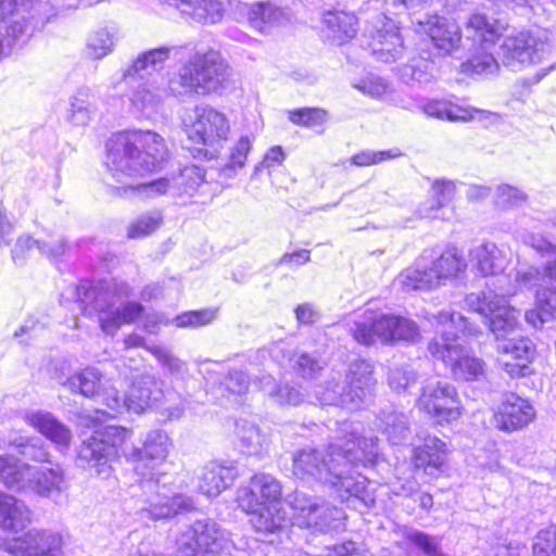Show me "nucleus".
<instances>
[{
  "label": "nucleus",
  "mask_w": 556,
  "mask_h": 556,
  "mask_svg": "<svg viewBox=\"0 0 556 556\" xmlns=\"http://www.w3.org/2000/svg\"><path fill=\"white\" fill-rule=\"evenodd\" d=\"M168 154L164 139L153 131H126L113 135L106 142L105 164L112 178L121 186L114 189L136 190L144 199L176 194L173 180L160 178L135 184L136 179L155 170Z\"/></svg>",
  "instance_id": "obj_1"
},
{
  "label": "nucleus",
  "mask_w": 556,
  "mask_h": 556,
  "mask_svg": "<svg viewBox=\"0 0 556 556\" xmlns=\"http://www.w3.org/2000/svg\"><path fill=\"white\" fill-rule=\"evenodd\" d=\"M432 323L440 328V336L433 338L428 345L430 354L441 359L457 381H479L485 378L486 364L475 355H470L458 342L463 337H476L480 328L459 313L442 311L433 315Z\"/></svg>",
  "instance_id": "obj_2"
},
{
  "label": "nucleus",
  "mask_w": 556,
  "mask_h": 556,
  "mask_svg": "<svg viewBox=\"0 0 556 556\" xmlns=\"http://www.w3.org/2000/svg\"><path fill=\"white\" fill-rule=\"evenodd\" d=\"M378 457L377 438L362 437L361 433L355 438L349 435L325 484L329 485L342 501L353 498L367 508L374 506L375 491L369 488L368 479L358 473L356 468L359 465L364 467L374 465Z\"/></svg>",
  "instance_id": "obj_3"
},
{
  "label": "nucleus",
  "mask_w": 556,
  "mask_h": 556,
  "mask_svg": "<svg viewBox=\"0 0 556 556\" xmlns=\"http://www.w3.org/2000/svg\"><path fill=\"white\" fill-rule=\"evenodd\" d=\"M282 496L281 483L269 473H255L248 484L236 491V503L240 509L251 516L250 522L256 532L274 533L285 522L280 509Z\"/></svg>",
  "instance_id": "obj_4"
},
{
  "label": "nucleus",
  "mask_w": 556,
  "mask_h": 556,
  "mask_svg": "<svg viewBox=\"0 0 556 556\" xmlns=\"http://www.w3.org/2000/svg\"><path fill=\"white\" fill-rule=\"evenodd\" d=\"M348 331L365 346L414 342L419 337V327L413 319L371 307L354 314L348 320Z\"/></svg>",
  "instance_id": "obj_5"
},
{
  "label": "nucleus",
  "mask_w": 556,
  "mask_h": 556,
  "mask_svg": "<svg viewBox=\"0 0 556 556\" xmlns=\"http://www.w3.org/2000/svg\"><path fill=\"white\" fill-rule=\"evenodd\" d=\"M466 267L464 256L455 247H448L440 254L425 251L399 275L397 281L404 291H430L454 280Z\"/></svg>",
  "instance_id": "obj_6"
},
{
  "label": "nucleus",
  "mask_w": 556,
  "mask_h": 556,
  "mask_svg": "<svg viewBox=\"0 0 556 556\" xmlns=\"http://www.w3.org/2000/svg\"><path fill=\"white\" fill-rule=\"evenodd\" d=\"M226 71L227 64L218 52H197L168 79L167 92L177 98L215 92L225 80Z\"/></svg>",
  "instance_id": "obj_7"
},
{
  "label": "nucleus",
  "mask_w": 556,
  "mask_h": 556,
  "mask_svg": "<svg viewBox=\"0 0 556 556\" xmlns=\"http://www.w3.org/2000/svg\"><path fill=\"white\" fill-rule=\"evenodd\" d=\"M182 129L195 159L212 160L227 139L229 124L225 115L207 105H197L182 117Z\"/></svg>",
  "instance_id": "obj_8"
},
{
  "label": "nucleus",
  "mask_w": 556,
  "mask_h": 556,
  "mask_svg": "<svg viewBox=\"0 0 556 556\" xmlns=\"http://www.w3.org/2000/svg\"><path fill=\"white\" fill-rule=\"evenodd\" d=\"M46 4L38 0H0V59L11 54L30 33L45 24Z\"/></svg>",
  "instance_id": "obj_9"
},
{
  "label": "nucleus",
  "mask_w": 556,
  "mask_h": 556,
  "mask_svg": "<svg viewBox=\"0 0 556 556\" xmlns=\"http://www.w3.org/2000/svg\"><path fill=\"white\" fill-rule=\"evenodd\" d=\"M527 243L542 256L552 258L547 261L542 273L531 266L540 277L538 283L519 289L518 291L519 293L525 290L535 289L536 308L527 311L525 313V319L528 324L538 328L549 318L556 317V244L538 235H529Z\"/></svg>",
  "instance_id": "obj_10"
},
{
  "label": "nucleus",
  "mask_w": 556,
  "mask_h": 556,
  "mask_svg": "<svg viewBox=\"0 0 556 556\" xmlns=\"http://www.w3.org/2000/svg\"><path fill=\"white\" fill-rule=\"evenodd\" d=\"M361 428L359 422L344 420L338 424L337 434L326 450L305 447L296 451L292 457L293 475L302 480L319 481L325 484L346 438H355Z\"/></svg>",
  "instance_id": "obj_11"
},
{
  "label": "nucleus",
  "mask_w": 556,
  "mask_h": 556,
  "mask_svg": "<svg viewBox=\"0 0 556 556\" xmlns=\"http://www.w3.org/2000/svg\"><path fill=\"white\" fill-rule=\"evenodd\" d=\"M164 381L152 372L137 376L128 391L127 410L136 414L159 410L167 419H179L185 413V400L174 390H164Z\"/></svg>",
  "instance_id": "obj_12"
},
{
  "label": "nucleus",
  "mask_w": 556,
  "mask_h": 556,
  "mask_svg": "<svg viewBox=\"0 0 556 556\" xmlns=\"http://www.w3.org/2000/svg\"><path fill=\"white\" fill-rule=\"evenodd\" d=\"M130 438V431L124 427L106 426L96 430L78 447L76 464L85 470L106 479L112 472L111 462L122 454L123 445Z\"/></svg>",
  "instance_id": "obj_13"
},
{
  "label": "nucleus",
  "mask_w": 556,
  "mask_h": 556,
  "mask_svg": "<svg viewBox=\"0 0 556 556\" xmlns=\"http://www.w3.org/2000/svg\"><path fill=\"white\" fill-rule=\"evenodd\" d=\"M178 556H249L244 547L224 536L212 519L195 520L176 541Z\"/></svg>",
  "instance_id": "obj_14"
},
{
  "label": "nucleus",
  "mask_w": 556,
  "mask_h": 556,
  "mask_svg": "<svg viewBox=\"0 0 556 556\" xmlns=\"http://www.w3.org/2000/svg\"><path fill=\"white\" fill-rule=\"evenodd\" d=\"M504 26L490 21L486 15L472 14L465 25L466 40L470 41L468 60L463 64L466 73L491 75L498 70V62L491 50L502 35Z\"/></svg>",
  "instance_id": "obj_15"
},
{
  "label": "nucleus",
  "mask_w": 556,
  "mask_h": 556,
  "mask_svg": "<svg viewBox=\"0 0 556 556\" xmlns=\"http://www.w3.org/2000/svg\"><path fill=\"white\" fill-rule=\"evenodd\" d=\"M113 299L109 288L104 290L86 283L77 287V300L98 313L99 326L108 336H115L123 325L134 324L143 314L139 302L128 301L117 306Z\"/></svg>",
  "instance_id": "obj_16"
},
{
  "label": "nucleus",
  "mask_w": 556,
  "mask_h": 556,
  "mask_svg": "<svg viewBox=\"0 0 556 556\" xmlns=\"http://www.w3.org/2000/svg\"><path fill=\"white\" fill-rule=\"evenodd\" d=\"M172 446V441L163 430H151L142 439L141 447L132 446L122 454L135 464L136 472L142 478V488L159 485L165 472L161 470Z\"/></svg>",
  "instance_id": "obj_17"
},
{
  "label": "nucleus",
  "mask_w": 556,
  "mask_h": 556,
  "mask_svg": "<svg viewBox=\"0 0 556 556\" xmlns=\"http://www.w3.org/2000/svg\"><path fill=\"white\" fill-rule=\"evenodd\" d=\"M292 508L293 523L319 532L338 531L344 527L345 514L325 501L295 491L287 498Z\"/></svg>",
  "instance_id": "obj_18"
},
{
  "label": "nucleus",
  "mask_w": 556,
  "mask_h": 556,
  "mask_svg": "<svg viewBox=\"0 0 556 556\" xmlns=\"http://www.w3.org/2000/svg\"><path fill=\"white\" fill-rule=\"evenodd\" d=\"M548 54L549 45L545 34L520 31L503 40L500 56L504 66L520 71L542 62Z\"/></svg>",
  "instance_id": "obj_19"
},
{
  "label": "nucleus",
  "mask_w": 556,
  "mask_h": 556,
  "mask_svg": "<svg viewBox=\"0 0 556 556\" xmlns=\"http://www.w3.org/2000/svg\"><path fill=\"white\" fill-rule=\"evenodd\" d=\"M417 407L441 425L457 420L462 415L457 389L446 381H428L421 388Z\"/></svg>",
  "instance_id": "obj_20"
},
{
  "label": "nucleus",
  "mask_w": 556,
  "mask_h": 556,
  "mask_svg": "<svg viewBox=\"0 0 556 556\" xmlns=\"http://www.w3.org/2000/svg\"><path fill=\"white\" fill-rule=\"evenodd\" d=\"M539 279L532 267H520L516 270L513 282L507 286H497L488 292L470 293L465 299V305L488 318L491 312L498 307L500 302H505V298L518 294L519 289L531 287L538 283Z\"/></svg>",
  "instance_id": "obj_21"
},
{
  "label": "nucleus",
  "mask_w": 556,
  "mask_h": 556,
  "mask_svg": "<svg viewBox=\"0 0 556 556\" xmlns=\"http://www.w3.org/2000/svg\"><path fill=\"white\" fill-rule=\"evenodd\" d=\"M65 535L51 529H33L8 545L14 556H64Z\"/></svg>",
  "instance_id": "obj_22"
},
{
  "label": "nucleus",
  "mask_w": 556,
  "mask_h": 556,
  "mask_svg": "<svg viewBox=\"0 0 556 556\" xmlns=\"http://www.w3.org/2000/svg\"><path fill=\"white\" fill-rule=\"evenodd\" d=\"M535 417V409L526 399L515 393L505 394L494 413L495 427L511 432L530 424Z\"/></svg>",
  "instance_id": "obj_23"
},
{
  "label": "nucleus",
  "mask_w": 556,
  "mask_h": 556,
  "mask_svg": "<svg viewBox=\"0 0 556 556\" xmlns=\"http://www.w3.org/2000/svg\"><path fill=\"white\" fill-rule=\"evenodd\" d=\"M240 10L249 25L262 34H269L274 28L283 26L291 20L290 11L270 1L241 3Z\"/></svg>",
  "instance_id": "obj_24"
},
{
  "label": "nucleus",
  "mask_w": 556,
  "mask_h": 556,
  "mask_svg": "<svg viewBox=\"0 0 556 556\" xmlns=\"http://www.w3.org/2000/svg\"><path fill=\"white\" fill-rule=\"evenodd\" d=\"M174 48L159 47L139 53L132 63L117 75V83L134 84L137 80H150L154 73L161 72Z\"/></svg>",
  "instance_id": "obj_25"
},
{
  "label": "nucleus",
  "mask_w": 556,
  "mask_h": 556,
  "mask_svg": "<svg viewBox=\"0 0 556 556\" xmlns=\"http://www.w3.org/2000/svg\"><path fill=\"white\" fill-rule=\"evenodd\" d=\"M419 31L430 38L439 54H451L460 45L462 34L458 25L445 17L430 16L426 22H419Z\"/></svg>",
  "instance_id": "obj_26"
},
{
  "label": "nucleus",
  "mask_w": 556,
  "mask_h": 556,
  "mask_svg": "<svg viewBox=\"0 0 556 556\" xmlns=\"http://www.w3.org/2000/svg\"><path fill=\"white\" fill-rule=\"evenodd\" d=\"M469 262L482 276H500L510 262L507 251L491 241H483L469 251Z\"/></svg>",
  "instance_id": "obj_27"
},
{
  "label": "nucleus",
  "mask_w": 556,
  "mask_h": 556,
  "mask_svg": "<svg viewBox=\"0 0 556 556\" xmlns=\"http://www.w3.org/2000/svg\"><path fill=\"white\" fill-rule=\"evenodd\" d=\"M381 28L372 35L370 49L377 61L392 63L400 60L404 53L403 38L392 20L380 21Z\"/></svg>",
  "instance_id": "obj_28"
},
{
  "label": "nucleus",
  "mask_w": 556,
  "mask_h": 556,
  "mask_svg": "<svg viewBox=\"0 0 556 556\" xmlns=\"http://www.w3.org/2000/svg\"><path fill=\"white\" fill-rule=\"evenodd\" d=\"M498 353L510 355L516 363L505 362L504 370L511 377H525L530 372L529 363L532 362L535 354L533 342L526 337H511L506 341H500L496 344Z\"/></svg>",
  "instance_id": "obj_29"
},
{
  "label": "nucleus",
  "mask_w": 556,
  "mask_h": 556,
  "mask_svg": "<svg viewBox=\"0 0 556 556\" xmlns=\"http://www.w3.org/2000/svg\"><path fill=\"white\" fill-rule=\"evenodd\" d=\"M344 384L351 393L352 407L356 408L366 403L371 397L376 387V379L372 377V365L365 359L353 362L350 365Z\"/></svg>",
  "instance_id": "obj_30"
},
{
  "label": "nucleus",
  "mask_w": 556,
  "mask_h": 556,
  "mask_svg": "<svg viewBox=\"0 0 556 556\" xmlns=\"http://www.w3.org/2000/svg\"><path fill=\"white\" fill-rule=\"evenodd\" d=\"M35 249L48 258H58L65 253L67 243L66 240L59 235H49L47 238L40 240H35L29 236H21L12 250L14 264L17 266L24 265L28 253Z\"/></svg>",
  "instance_id": "obj_31"
},
{
  "label": "nucleus",
  "mask_w": 556,
  "mask_h": 556,
  "mask_svg": "<svg viewBox=\"0 0 556 556\" xmlns=\"http://www.w3.org/2000/svg\"><path fill=\"white\" fill-rule=\"evenodd\" d=\"M177 9L197 23L213 25L219 23L225 15L222 0H160Z\"/></svg>",
  "instance_id": "obj_32"
},
{
  "label": "nucleus",
  "mask_w": 556,
  "mask_h": 556,
  "mask_svg": "<svg viewBox=\"0 0 556 556\" xmlns=\"http://www.w3.org/2000/svg\"><path fill=\"white\" fill-rule=\"evenodd\" d=\"M455 184L446 179L434 180L430 189V198L422 201L415 211L418 219H445L444 207L455 194Z\"/></svg>",
  "instance_id": "obj_33"
},
{
  "label": "nucleus",
  "mask_w": 556,
  "mask_h": 556,
  "mask_svg": "<svg viewBox=\"0 0 556 556\" xmlns=\"http://www.w3.org/2000/svg\"><path fill=\"white\" fill-rule=\"evenodd\" d=\"M238 476L236 467L212 462L199 475V490L207 497H216L230 486Z\"/></svg>",
  "instance_id": "obj_34"
},
{
  "label": "nucleus",
  "mask_w": 556,
  "mask_h": 556,
  "mask_svg": "<svg viewBox=\"0 0 556 556\" xmlns=\"http://www.w3.org/2000/svg\"><path fill=\"white\" fill-rule=\"evenodd\" d=\"M447 456L446 444L437 437L427 435L424 443L414 448L413 463L427 475L442 471Z\"/></svg>",
  "instance_id": "obj_35"
},
{
  "label": "nucleus",
  "mask_w": 556,
  "mask_h": 556,
  "mask_svg": "<svg viewBox=\"0 0 556 556\" xmlns=\"http://www.w3.org/2000/svg\"><path fill=\"white\" fill-rule=\"evenodd\" d=\"M235 433L243 453L253 456L268 453L271 443L269 433L255 422L244 418L238 419Z\"/></svg>",
  "instance_id": "obj_36"
},
{
  "label": "nucleus",
  "mask_w": 556,
  "mask_h": 556,
  "mask_svg": "<svg viewBox=\"0 0 556 556\" xmlns=\"http://www.w3.org/2000/svg\"><path fill=\"white\" fill-rule=\"evenodd\" d=\"M64 470L60 464L53 463L50 467H42L37 471L31 468L26 488L31 489L40 496L60 494L66 489Z\"/></svg>",
  "instance_id": "obj_37"
},
{
  "label": "nucleus",
  "mask_w": 556,
  "mask_h": 556,
  "mask_svg": "<svg viewBox=\"0 0 556 556\" xmlns=\"http://www.w3.org/2000/svg\"><path fill=\"white\" fill-rule=\"evenodd\" d=\"M30 523V510L14 496L0 492V529L17 533Z\"/></svg>",
  "instance_id": "obj_38"
},
{
  "label": "nucleus",
  "mask_w": 556,
  "mask_h": 556,
  "mask_svg": "<svg viewBox=\"0 0 556 556\" xmlns=\"http://www.w3.org/2000/svg\"><path fill=\"white\" fill-rule=\"evenodd\" d=\"M508 298L500 302L498 307L488 316V325L495 337L496 344L506 341L520 329L519 311L508 305Z\"/></svg>",
  "instance_id": "obj_39"
},
{
  "label": "nucleus",
  "mask_w": 556,
  "mask_h": 556,
  "mask_svg": "<svg viewBox=\"0 0 556 556\" xmlns=\"http://www.w3.org/2000/svg\"><path fill=\"white\" fill-rule=\"evenodd\" d=\"M326 35L338 45L351 40L357 33V17L344 10L327 11L324 14Z\"/></svg>",
  "instance_id": "obj_40"
},
{
  "label": "nucleus",
  "mask_w": 556,
  "mask_h": 556,
  "mask_svg": "<svg viewBox=\"0 0 556 556\" xmlns=\"http://www.w3.org/2000/svg\"><path fill=\"white\" fill-rule=\"evenodd\" d=\"M193 502L190 497L181 494L168 496L166 493L156 492L148 500V506L142 508L152 519H166L178 513L192 508Z\"/></svg>",
  "instance_id": "obj_41"
},
{
  "label": "nucleus",
  "mask_w": 556,
  "mask_h": 556,
  "mask_svg": "<svg viewBox=\"0 0 556 556\" xmlns=\"http://www.w3.org/2000/svg\"><path fill=\"white\" fill-rule=\"evenodd\" d=\"M26 420L54 444L63 448L68 447L72 432L65 425L54 418L52 414L34 412L26 415Z\"/></svg>",
  "instance_id": "obj_42"
},
{
  "label": "nucleus",
  "mask_w": 556,
  "mask_h": 556,
  "mask_svg": "<svg viewBox=\"0 0 556 556\" xmlns=\"http://www.w3.org/2000/svg\"><path fill=\"white\" fill-rule=\"evenodd\" d=\"M376 425L392 444L402 443L409 434L408 417L392 406L380 410Z\"/></svg>",
  "instance_id": "obj_43"
},
{
  "label": "nucleus",
  "mask_w": 556,
  "mask_h": 556,
  "mask_svg": "<svg viewBox=\"0 0 556 556\" xmlns=\"http://www.w3.org/2000/svg\"><path fill=\"white\" fill-rule=\"evenodd\" d=\"M424 111L428 116L450 122H468L473 119L476 115H480L481 117L491 115L490 112L469 106H459L443 101L428 102Z\"/></svg>",
  "instance_id": "obj_44"
},
{
  "label": "nucleus",
  "mask_w": 556,
  "mask_h": 556,
  "mask_svg": "<svg viewBox=\"0 0 556 556\" xmlns=\"http://www.w3.org/2000/svg\"><path fill=\"white\" fill-rule=\"evenodd\" d=\"M341 376L337 374L318 384L315 389V396L321 405H341L352 407L351 393L346 386L340 382Z\"/></svg>",
  "instance_id": "obj_45"
},
{
  "label": "nucleus",
  "mask_w": 556,
  "mask_h": 556,
  "mask_svg": "<svg viewBox=\"0 0 556 556\" xmlns=\"http://www.w3.org/2000/svg\"><path fill=\"white\" fill-rule=\"evenodd\" d=\"M101 379L102 374L99 369L86 367L68 377L64 386L74 393H79L85 397H93L99 393Z\"/></svg>",
  "instance_id": "obj_46"
},
{
  "label": "nucleus",
  "mask_w": 556,
  "mask_h": 556,
  "mask_svg": "<svg viewBox=\"0 0 556 556\" xmlns=\"http://www.w3.org/2000/svg\"><path fill=\"white\" fill-rule=\"evenodd\" d=\"M31 467L13 456H0V480L9 488L25 489Z\"/></svg>",
  "instance_id": "obj_47"
},
{
  "label": "nucleus",
  "mask_w": 556,
  "mask_h": 556,
  "mask_svg": "<svg viewBox=\"0 0 556 556\" xmlns=\"http://www.w3.org/2000/svg\"><path fill=\"white\" fill-rule=\"evenodd\" d=\"M262 390L279 405H299L304 401V394L295 384H277L271 376H264L261 380Z\"/></svg>",
  "instance_id": "obj_48"
},
{
  "label": "nucleus",
  "mask_w": 556,
  "mask_h": 556,
  "mask_svg": "<svg viewBox=\"0 0 556 556\" xmlns=\"http://www.w3.org/2000/svg\"><path fill=\"white\" fill-rule=\"evenodd\" d=\"M91 92L87 88L79 89L70 100L67 121L77 127L86 126L91 121L96 108L91 102Z\"/></svg>",
  "instance_id": "obj_49"
},
{
  "label": "nucleus",
  "mask_w": 556,
  "mask_h": 556,
  "mask_svg": "<svg viewBox=\"0 0 556 556\" xmlns=\"http://www.w3.org/2000/svg\"><path fill=\"white\" fill-rule=\"evenodd\" d=\"M433 62L414 56L406 64L397 68V75L405 84H427L433 78Z\"/></svg>",
  "instance_id": "obj_50"
},
{
  "label": "nucleus",
  "mask_w": 556,
  "mask_h": 556,
  "mask_svg": "<svg viewBox=\"0 0 556 556\" xmlns=\"http://www.w3.org/2000/svg\"><path fill=\"white\" fill-rule=\"evenodd\" d=\"M164 215L161 210L148 211L130 223L127 236L130 239H140L155 232L163 224Z\"/></svg>",
  "instance_id": "obj_51"
},
{
  "label": "nucleus",
  "mask_w": 556,
  "mask_h": 556,
  "mask_svg": "<svg viewBox=\"0 0 556 556\" xmlns=\"http://www.w3.org/2000/svg\"><path fill=\"white\" fill-rule=\"evenodd\" d=\"M148 352L155 357L166 374L178 377L188 372L187 363L176 356L169 348L163 344H152L148 346Z\"/></svg>",
  "instance_id": "obj_52"
},
{
  "label": "nucleus",
  "mask_w": 556,
  "mask_h": 556,
  "mask_svg": "<svg viewBox=\"0 0 556 556\" xmlns=\"http://www.w3.org/2000/svg\"><path fill=\"white\" fill-rule=\"evenodd\" d=\"M283 357L288 358L293 369L305 379L314 378L325 365V362H323L316 354L305 352L295 353L288 350L287 354L283 353Z\"/></svg>",
  "instance_id": "obj_53"
},
{
  "label": "nucleus",
  "mask_w": 556,
  "mask_h": 556,
  "mask_svg": "<svg viewBox=\"0 0 556 556\" xmlns=\"http://www.w3.org/2000/svg\"><path fill=\"white\" fill-rule=\"evenodd\" d=\"M114 45V34L108 28H100L89 36L87 54L93 60H100L113 51Z\"/></svg>",
  "instance_id": "obj_54"
},
{
  "label": "nucleus",
  "mask_w": 556,
  "mask_h": 556,
  "mask_svg": "<svg viewBox=\"0 0 556 556\" xmlns=\"http://www.w3.org/2000/svg\"><path fill=\"white\" fill-rule=\"evenodd\" d=\"M204 169L198 166H186L177 177H174L173 184L176 194H193L194 191L204 182Z\"/></svg>",
  "instance_id": "obj_55"
},
{
  "label": "nucleus",
  "mask_w": 556,
  "mask_h": 556,
  "mask_svg": "<svg viewBox=\"0 0 556 556\" xmlns=\"http://www.w3.org/2000/svg\"><path fill=\"white\" fill-rule=\"evenodd\" d=\"M352 87L372 99L381 100L391 92L389 81L378 75L367 74L352 83Z\"/></svg>",
  "instance_id": "obj_56"
},
{
  "label": "nucleus",
  "mask_w": 556,
  "mask_h": 556,
  "mask_svg": "<svg viewBox=\"0 0 556 556\" xmlns=\"http://www.w3.org/2000/svg\"><path fill=\"white\" fill-rule=\"evenodd\" d=\"M254 138L250 136H242L233 144L230 150L229 162L223 168V173L226 177H232L237 169L244 167L248 154L250 153Z\"/></svg>",
  "instance_id": "obj_57"
},
{
  "label": "nucleus",
  "mask_w": 556,
  "mask_h": 556,
  "mask_svg": "<svg viewBox=\"0 0 556 556\" xmlns=\"http://www.w3.org/2000/svg\"><path fill=\"white\" fill-rule=\"evenodd\" d=\"M289 121L307 128L323 126L328 119V112L318 108H302L288 113Z\"/></svg>",
  "instance_id": "obj_58"
},
{
  "label": "nucleus",
  "mask_w": 556,
  "mask_h": 556,
  "mask_svg": "<svg viewBox=\"0 0 556 556\" xmlns=\"http://www.w3.org/2000/svg\"><path fill=\"white\" fill-rule=\"evenodd\" d=\"M528 195L511 185H500L495 190L494 203L501 210L520 207L527 202Z\"/></svg>",
  "instance_id": "obj_59"
},
{
  "label": "nucleus",
  "mask_w": 556,
  "mask_h": 556,
  "mask_svg": "<svg viewBox=\"0 0 556 556\" xmlns=\"http://www.w3.org/2000/svg\"><path fill=\"white\" fill-rule=\"evenodd\" d=\"M217 309L205 308L200 311H188L177 315L173 319L178 328H198L211 324L216 318Z\"/></svg>",
  "instance_id": "obj_60"
},
{
  "label": "nucleus",
  "mask_w": 556,
  "mask_h": 556,
  "mask_svg": "<svg viewBox=\"0 0 556 556\" xmlns=\"http://www.w3.org/2000/svg\"><path fill=\"white\" fill-rule=\"evenodd\" d=\"M150 80L139 83L130 96V102L136 112H144L154 109L160 98L149 86Z\"/></svg>",
  "instance_id": "obj_61"
},
{
  "label": "nucleus",
  "mask_w": 556,
  "mask_h": 556,
  "mask_svg": "<svg viewBox=\"0 0 556 556\" xmlns=\"http://www.w3.org/2000/svg\"><path fill=\"white\" fill-rule=\"evenodd\" d=\"M18 452L26 458L37 463H48L51 465L50 455L46 446L39 439H18L14 442Z\"/></svg>",
  "instance_id": "obj_62"
},
{
  "label": "nucleus",
  "mask_w": 556,
  "mask_h": 556,
  "mask_svg": "<svg viewBox=\"0 0 556 556\" xmlns=\"http://www.w3.org/2000/svg\"><path fill=\"white\" fill-rule=\"evenodd\" d=\"M532 556H556V526L538 533L532 546Z\"/></svg>",
  "instance_id": "obj_63"
},
{
  "label": "nucleus",
  "mask_w": 556,
  "mask_h": 556,
  "mask_svg": "<svg viewBox=\"0 0 556 556\" xmlns=\"http://www.w3.org/2000/svg\"><path fill=\"white\" fill-rule=\"evenodd\" d=\"M404 536L409 543L414 544L429 556H444L439 552V543L434 536H430L415 529L405 530Z\"/></svg>",
  "instance_id": "obj_64"
}]
</instances>
